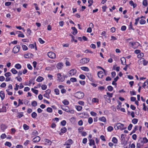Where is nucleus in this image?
<instances>
[{
  "label": "nucleus",
  "instance_id": "1",
  "mask_svg": "<svg viewBox=\"0 0 148 148\" xmlns=\"http://www.w3.org/2000/svg\"><path fill=\"white\" fill-rule=\"evenodd\" d=\"M124 126L123 124H121L120 123H119L115 124L114 126V129L116 130H117L119 129H121V130H123L124 129H126V127L123 128Z\"/></svg>",
  "mask_w": 148,
  "mask_h": 148
},
{
  "label": "nucleus",
  "instance_id": "2",
  "mask_svg": "<svg viewBox=\"0 0 148 148\" xmlns=\"http://www.w3.org/2000/svg\"><path fill=\"white\" fill-rule=\"evenodd\" d=\"M75 97L79 99L83 98L84 96V94L81 92H77L75 94Z\"/></svg>",
  "mask_w": 148,
  "mask_h": 148
},
{
  "label": "nucleus",
  "instance_id": "3",
  "mask_svg": "<svg viewBox=\"0 0 148 148\" xmlns=\"http://www.w3.org/2000/svg\"><path fill=\"white\" fill-rule=\"evenodd\" d=\"M20 47L19 45H17L15 46L13 48L12 52L14 53H18L19 51Z\"/></svg>",
  "mask_w": 148,
  "mask_h": 148
},
{
  "label": "nucleus",
  "instance_id": "4",
  "mask_svg": "<svg viewBox=\"0 0 148 148\" xmlns=\"http://www.w3.org/2000/svg\"><path fill=\"white\" fill-rule=\"evenodd\" d=\"M90 60L88 58H84L82 59L80 61V63L84 64L88 63Z\"/></svg>",
  "mask_w": 148,
  "mask_h": 148
},
{
  "label": "nucleus",
  "instance_id": "5",
  "mask_svg": "<svg viewBox=\"0 0 148 148\" xmlns=\"http://www.w3.org/2000/svg\"><path fill=\"white\" fill-rule=\"evenodd\" d=\"M58 80H59L60 82H63L65 79L64 77V76H62L61 74L59 73L57 74Z\"/></svg>",
  "mask_w": 148,
  "mask_h": 148
},
{
  "label": "nucleus",
  "instance_id": "6",
  "mask_svg": "<svg viewBox=\"0 0 148 148\" xmlns=\"http://www.w3.org/2000/svg\"><path fill=\"white\" fill-rule=\"evenodd\" d=\"M47 55L48 57L54 59L56 57L55 53L52 52H48Z\"/></svg>",
  "mask_w": 148,
  "mask_h": 148
},
{
  "label": "nucleus",
  "instance_id": "7",
  "mask_svg": "<svg viewBox=\"0 0 148 148\" xmlns=\"http://www.w3.org/2000/svg\"><path fill=\"white\" fill-rule=\"evenodd\" d=\"M141 60H142V61L143 62V65L144 66H146L147 65V64L148 63V61L146 60L143 58H142ZM141 59H140L138 61V62L139 64H140V62H141Z\"/></svg>",
  "mask_w": 148,
  "mask_h": 148
},
{
  "label": "nucleus",
  "instance_id": "8",
  "mask_svg": "<svg viewBox=\"0 0 148 148\" xmlns=\"http://www.w3.org/2000/svg\"><path fill=\"white\" fill-rule=\"evenodd\" d=\"M77 71L75 69H72L69 72L70 76H72L74 75L76 73Z\"/></svg>",
  "mask_w": 148,
  "mask_h": 148
},
{
  "label": "nucleus",
  "instance_id": "9",
  "mask_svg": "<svg viewBox=\"0 0 148 148\" xmlns=\"http://www.w3.org/2000/svg\"><path fill=\"white\" fill-rule=\"evenodd\" d=\"M60 107L62 110L65 111L66 112H67L68 111H69V107L67 106L61 105Z\"/></svg>",
  "mask_w": 148,
  "mask_h": 148
},
{
  "label": "nucleus",
  "instance_id": "10",
  "mask_svg": "<svg viewBox=\"0 0 148 148\" xmlns=\"http://www.w3.org/2000/svg\"><path fill=\"white\" fill-rule=\"evenodd\" d=\"M40 140V137L39 136H37L33 139V141L34 143H37L39 142Z\"/></svg>",
  "mask_w": 148,
  "mask_h": 148
},
{
  "label": "nucleus",
  "instance_id": "11",
  "mask_svg": "<svg viewBox=\"0 0 148 148\" xmlns=\"http://www.w3.org/2000/svg\"><path fill=\"white\" fill-rule=\"evenodd\" d=\"M5 94L3 91H1L0 92V97H1L2 100H3L5 98Z\"/></svg>",
  "mask_w": 148,
  "mask_h": 148
},
{
  "label": "nucleus",
  "instance_id": "12",
  "mask_svg": "<svg viewBox=\"0 0 148 148\" xmlns=\"http://www.w3.org/2000/svg\"><path fill=\"white\" fill-rule=\"evenodd\" d=\"M31 56H33V55L32 53H28L27 54H25L24 56L25 58H28L29 57H31Z\"/></svg>",
  "mask_w": 148,
  "mask_h": 148
},
{
  "label": "nucleus",
  "instance_id": "13",
  "mask_svg": "<svg viewBox=\"0 0 148 148\" xmlns=\"http://www.w3.org/2000/svg\"><path fill=\"white\" fill-rule=\"evenodd\" d=\"M134 47L133 48L135 49L137 48L140 44L137 42H134Z\"/></svg>",
  "mask_w": 148,
  "mask_h": 148
},
{
  "label": "nucleus",
  "instance_id": "14",
  "mask_svg": "<svg viewBox=\"0 0 148 148\" xmlns=\"http://www.w3.org/2000/svg\"><path fill=\"white\" fill-rule=\"evenodd\" d=\"M139 141H140L141 143H146L148 142V140L146 137H144L143 138L142 140H139Z\"/></svg>",
  "mask_w": 148,
  "mask_h": 148
},
{
  "label": "nucleus",
  "instance_id": "15",
  "mask_svg": "<svg viewBox=\"0 0 148 148\" xmlns=\"http://www.w3.org/2000/svg\"><path fill=\"white\" fill-rule=\"evenodd\" d=\"M119 78V77L118 76H117L114 79V80L112 82V84L113 85H114L116 86L117 84L115 83V82L118 80Z\"/></svg>",
  "mask_w": 148,
  "mask_h": 148
},
{
  "label": "nucleus",
  "instance_id": "16",
  "mask_svg": "<svg viewBox=\"0 0 148 148\" xmlns=\"http://www.w3.org/2000/svg\"><path fill=\"white\" fill-rule=\"evenodd\" d=\"M71 29L73 31L72 33V34L74 35H75L77 33V31L75 27H71Z\"/></svg>",
  "mask_w": 148,
  "mask_h": 148
},
{
  "label": "nucleus",
  "instance_id": "17",
  "mask_svg": "<svg viewBox=\"0 0 148 148\" xmlns=\"http://www.w3.org/2000/svg\"><path fill=\"white\" fill-rule=\"evenodd\" d=\"M73 143V141L72 139H70L67 140L66 143L64 144V145H70L71 144H72Z\"/></svg>",
  "mask_w": 148,
  "mask_h": 148
},
{
  "label": "nucleus",
  "instance_id": "18",
  "mask_svg": "<svg viewBox=\"0 0 148 148\" xmlns=\"http://www.w3.org/2000/svg\"><path fill=\"white\" fill-rule=\"evenodd\" d=\"M61 132L59 133L60 135H61V133L64 134L67 131V129L65 127H64L61 129Z\"/></svg>",
  "mask_w": 148,
  "mask_h": 148
},
{
  "label": "nucleus",
  "instance_id": "19",
  "mask_svg": "<svg viewBox=\"0 0 148 148\" xmlns=\"http://www.w3.org/2000/svg\"><path fill=\"white\" fill-rule=\"evenodd\" d=\"M97 75L99 77L102 78L103 76V72L102 71L98 72L97 73Z\"/></svg>",
  "mask_w": 148,
  "mask_h": 148
},
{
  "label": "nucleus",
  "instance_id": "20",
  "mask_svg": "<svg viewBox=\"0 0 148 148\" xmlns=\"http://www.w3.org/2000/svg\"><path fill=\"white\" fill-rule=\"evenodd\" d=\"M104 98L108 103H110V102L111 100L110 98L107 95H104Z\"/></svg>",
  "mask_w": 148,
  "mask_h": 148
},
{
  "label": "nucleus",
  "instance_id": "21",
  "mask_svg": "<svg viewBox=\"0 0 148 148\" xmlns=\"http://www.w3.org/2000/svg\"><path fill=\"white\" fill-rule=\"evenodd\" d=\"M129 4L131 6H132L134 8H135L137 6V4L134 3L133 1H131L129 2Z\"/></svg>",
  "mask_w": 148,
  "mask_h": 148
},
{
  "label": "nucleus",
  "instance_id": "22",
  "mask_svg": "<svg viewBox=\"0 0 148 148\" xmlns=\"http://www.w3.org/2000/svg\"><path fill=\"white\" fill-rule=\"evenodd\" d=\"M89 145L90 146L92 145H95V143L94 140L92 139H89Z\"/></svg>",
  "mask_w": 148,
  "mask_h": 148
},
{
  "label": "nucleus",
  "instance_id": "23",
  "mask_svg": "<svg viewBox=\"0 0 148 148\" xmlns=\"http://www.w3.org/2000/svg\"><path fill=\"white\" fill-rule=\"evenodd\" d=\"M99 120L100 121L103 122H106V119L104 116H103V117L99 118Z\"/></svg>",
  "mask_w": 148,
  "mask_h": 148
},
{
  "label": "nucleus",
  "instance_id": "24",
  "mask_svg": "<svg viewBox=\"0 0 148 148\" xmlns=\"http://www.w3.org/2000/svg\"><path fill=\"white\" fill-rule=\"evenodd\" d=\"M63 66V64L62 63H58L56 66L57 68L58 69H61Z\"/></svg>",
  "mask_w": 148,
  "mask_h": 148
},
{
  "label": "nucleus",
  "instance_id": "25",
  "mask_svg": "<svg viewBox=\"0 0 148 148\" xmlns=\"http://www.w3.org/2000/svg\"><path fill=\"white\" fill-rule=\"evenodd\" d=\"M121 60L122 64L123 65H125V63L126 62L125 59L124 57H122L121 58Z\"/></svg>",
  "mask_w": 148,
  "mask_h": 148
},
{
  "label": "nucleus",
  "instance_id": "26",
  "mask_svg": "<svg viewBox=\"0 0 148 148\" xmlns=\"http://www.w3.org/2000/svg\"><path fill=\"white\" fill-rule=\"evenodd\" d=\"M81 69L83 71H89V69L87 67H84V66L82 67L81 68Z\"/></svg>",
  "mask_w": 148,
  "mask_h": 148
},
{
  "label": "nucleus",
  "instance_id": "27",
  "mask_svg": "<svg viewBox=\"0 0 148 148\" xmlns=\"http://www.w3.org/2000/svg\"><path fill=\"white\" fill-rule=\"evenodd\" d=\"M44 79L43 78L40 76L38 77L36 80V81L38 82H41Z\"/></svg>",
  "mask_w": 148,
  "mask_h": 148
},
{
  "label": "nucleus",
  "instance_id": "28",
  "mask_svg": "<svg viewBox=\"0 0 148 148\" xmlns=\"http://www.w3.org/2000/svg\"><path fill=\"white\" fill-rule=\"evenodd\" d=\"M14 67L16 69H20L21 68V65L19 64H15Z\"/></svg>",
  "mask_w": 148,
  "mask_h": 148
},
{
  "label": "nucleus",
  "instance_id": "29",
  "mask_svg": "<svg viewBox=\"0 0 148 148\" xmlns=\"http://www.w3.org/2000/svg\"><path fill=\"white\" fill-rule=\"evenodd\" d=\"M75 108L78 111H81L82 109V107L79 106H76Z\"/></svg>",
  "mask_w": 148,
  "mask_h": 148
},
{
  "label": "nucleus",
  "instance_id": "30",
  "mask_svg": "<svg viewBox=\"0 0 148 148\" xmlns=\"http://www.w3.org/2000/svg\"><path fill=\"white\" fill-rule=\"evenodd\" d=\"M6 111V107L5 106H3L2 107V109L0 110V112H5Z\"/></svg>",
  "mask_w": 148,
  "mask_h": 148
},
{
  "label": "nucleus",
  "instance_id": "31",
  "mask_svg": "<svg viewBox=\"0 0 148 148\" xmlns=\"http://www.w3.org/2000/svg\"><path fill=\"white\" fill-rule=\"evenodd\" d=\"M11 72L14 74H16L17 73V71L14 68H12L11 70Z\"/></svg>",
  "mask_w": 148,
  "mask_h": 148
},
{
  "label": "nucleus",
  "instance_id": "32",
  "mask_svg": "<svg viewBox=\"0 0 148 148\" xmlns=\"http://www.w3.org/2000/svg\"><path fill=\"white\" fill-rule=\"evenodd\" d=\"M31 116L33 118H35L37 116V114L35 112H34L32 114Z\"/></svg>",
  "mask_w": 148,
  "mask_h": 148
},
{
  "label": "nucleus",
  "instance_id": "33",
  "mask_svg": "<svg viewBox=\"0 0 148 148\" xmlns=\"http://www.w3.org/2000/svg\"><path fill=\"white\" fill-rule=\"evenodd\" d=\"M62 103L65 105H68L69 104V101L66 99L62 101Z\"/></svg>",
  "mask_w": 148,
  "mask_h": 148
},
{
  "label": "nucleus",
  "instance_id": "34",
  "mask_svg": "<svg viewBox=\"0 0 148 148\" xmlns=\"http://www.w3.org/2000/svg\"><path fill=\"white\" fill-rule=\"evenodd\" d=\"M138 121V119H133L132 120V122L134 124H136L137 123Z\"/></svg>",
  "mask_w": 148,
  "mask_h": 148
},
{
  "label": "nucleus",
  "instance_id": "35",
  "mask_svg": "<svg viewBox=\"0 0 148 148\" xmlns=\"http://www.w3.org/2000/svg\"><path fill=\"white\" fill-rule=\"evenodd\" d=\"M23 127L25 130H27L29 128V126L25 124L23 125Z\"/></svg>",
  "mask_w": 148,
  "mask_h": 148
},
{
  "label": "nucleus",
  "instance_id": "36",
  "mask_svg": "<svg viewBox=\"0 0 148 148\" xmlns=\"http://www.w3.org/2000/svg\"><path fill=\"white\" fill-rule=\"evenodd\" d=\"M32 104L33 106L36 107L37 106V103L36 101H34L32 102Z\"/></svg>",
  "mask_w": 148,
  "mask_h": 148
},
{
  "label": "nucleus",
  "instance_id": "37",
  "mask_svg": "<svg viewBox=\"0 0 148 148\" xmlns=\"http://www.w3.org/2000/svg\"><path fill=\"white\" fill-rule=\"evenodd\" d=\"M144 54L143 53H140V54H139L138 56L137 57L138 58H142L144 56Z\"/></svg>",
  "mask_w": 148,
  "mask_h": 148
},
{
  "label": "nucleus",
  "instance_id": "38",
  "mask_svg": "<svg viewBox=\"0 0 148 148\" xmlns=\"http://www.w3.org/2000/svg\"><path fill=\"white\" fill-rule=\"evenodd\" d=\"M4 75L6 77H8L11 75V73L10 72H8L4 74Z\"/></svg>",
  "mask_w": 148,
  "mask_h": 148
},
{
  "label": "nucleus",
  "instance_id": "39",
  "mask_svg": "<svg viewBox=\"0 0 148 148\" xmlns=\"http://www.w3.org/2000/svg\"><path fill=\"white\" fill-rule=\"evenodd\" d=\"M92 101V102L94 103H98L99 101L98 99L95 98H93Z\"/></svg>",
  "mask_w": 148,
  "mask_h": 148
},
{
  "label": "nucleus",
  "instance_id": "40",
  "mask_svg": "<svg viewBox=\"0 0 148 148\" xmlns=\"http://www.w3.org/2000/svg\"><path fill=\"white\" fill-rule=\"evenodd\" d=\"M93 2V1L92 0H88V3L89 4L88 5V6L90 7L91 5H92Z\"/></svg>",
  "mask_w": 148,
  "mask_h": 148
},
{
  "label": "nucleus",
  "instance_id": "41",
  "mask_svg": "<svg viewBox=\"0 0 148 148\" xmlns=\"http://www.w3.org/2000/svg\"><path fill=\"white\" fill-rule=\"evenodd\" d=\"M112 142L115 143H116L117 142V140L115 137H114L112 138Z\"/></svg>",
  "mask_w": 148,
  "mask_h": 148
},
{
  "label": "nucleus",
  "instance_id": "42",
  "mask_svg": "<svg viewBox=\"0 0 148 148\" xmlns=\"http://www.w3.org/2000/svg\"><path fill=\"white\" fill-rule=\"evenodd\" d=\"M138 128V126H137V125L135 126L134 127V129L132 131V133H134L136 131V130H137Z\"/></svg>",
  "mask_w": 148,
  "mask_h": 148
},
{
  "label": "nucleus",
  "instance_id": "43",
  "mask_svg": "<svg viewBox=\"0 0 148 148\" xmlns=\"http://www.w3.org/2000/svg\"><path fill=\"white\" fill-rule=\"evenodd\" d=\"M22 48L23 51H26L28 49L27 47L25 45H22Z\"/></svg>",
  "mask_w": 148,
  "mask_h": 148
},
{
  "label": "nucleus",
  "instance_id": "44",
  "mask_svg": "<svg viewBox=\"0 0 148 148\" xmlns=\"http://www.w3.org/2000/svg\"><path fill=\"white\" fill-rule=\"evenodd\" d=\"M107 130L109 132H111L113 130V128L112 127L109 126L108 127Z\"/></svg>",
  "mask_w": 148,
  "mask_h": 148
},
{
  "label": "nucleus",
  "instance_id": "45",
  "mask_svg": "<svg viewBox=\"0 0 148 148\" xmlns=\"http://www.w3.org/2000/svg\"><path fill=\"white\" fill-rule=\"evenodd\" d=\"M107 89L110 91H112L113 90V88L111 86H108Z\"/></svg>",
  "mask_w": 148,
  "mask_h": 148
},
{
  "label": "nucleus",
  "instance_id": "46",
  "mask_svg": "<svg viewBox=\"0 0 148 148\" xmlns=\"http://www.w3.org/2000/svg\"><path fill=\"white\" fill-rule=\"evenodd\" d=\"M35 93L36 95H37L38 93V90H35L33 88L31 89Z\"/></svg>",
  "mask_w": 148,
  "mask_h": 148
},
{
  "label": "nucleus",
  "instance_id": "47",
  "mask_svg": "<svg viewBox=\"0 0 148 148\" xmlns=\"http://www.w3.org/2000/svg\"><path fill=\"white\" fill-rule=\"evenodd\" d=\"M145 23V21L143 19H141L140 21V23L141 24H144Z\"/></svg>",
  "mask_w": 148,
  "mask_h": 148
},
{
  "label": "nucleus",
  "instance_id": "48",
  "mask_svg": "<svg viewBox=\"0 0 148 148\" xmlns=\"http://www.w3.org/2000/svg\"><path fill=\"white\" fill-rule=\"evenodd\" d=\"M54 92L56 95H59V90L58 88H56L54 90Z\"/></svg>",
  "mask_w": 148,
  "mask_h": 148
},
{
  "label": "nucleus",
  "instance_id": "49",
  "mask_svg": "<svg viewBox=\"0 0 148 148\" xmlns=\"http://www.w3.org/2000/svg\"><path fill=\"white\" fill-rule=\"evenodd\" d=\"M18 105L16 107H17L18 106H20L21 104H23V100H21L20 99H19L18 100Z\"/></svg>",
  "mask_w": 148,
  "mask_h": 148
},
{
  "label": "nucleus",
  "instance_id": "50",
  "mask_svg": "<svg viewBox=\"0 0 148 148\" xmlns=\"http://www.w3.org/2000/svg\"><path fill=\"white\" fill-rule=\"evenodd\" d=\"M70 80L71 81L73 82H76L77 81V79L75 78L72 77L71 78Z\"/></svg>",
  "mask_w": 148,
  "mask_h": 148
},
{
  "label": "nucleus",
  "instance_id": "51",
  "mask_svg": "<svg viewBox=\"0 0 148 148\" xmlns=\"http://www.w3.org/2000/svg\"><path fill=\"white\" fill-rule=\"evenodd\" d=\"M93 121V119L92 118L90 117L88 119V123L89 124H91Z\"/></svg>",
  "mask_w": 148,
  "mask_h": 148
},
{
  "label": "nucleus",
  "instance_id": "52",
  "mask_svg": "<svg viewBox=\"0 0 148 148\" xmlns=\"http://www.w3.org/2000/svg\"><path fill=\"white\" fill-rule=\"evenodd\" d=\"M147 84H148V79H147L146 82L144 83L143 84L142 86V87L145 88V86H146V85Z\"/></svg>",
  "mask_w": 148,
  "mask_h": 148
},
{
  "label": "nucleus",
  "instance_id": "53",
  "mask_svg": "<svg viewBox=\"0 0 148 148\" xmlns=\"http://www.w3.org/2000/svg\"><path fill=\"white\" fill-rule=\"evenodd\" d=\"M5 145L9 147H10L11 146L12 144L10 143L9 142H6L5 143Z\"/></svg>",
  "mask_w": 148,
  "mask_h": 148
},
{
  "label": "nucleus",
  "instance_id": "54",
  "mask_svg": "<svg viewBox=\"0 0 148 148\" xmlns=\"http://www.w3.org/2000/svg\"><path fill=\"white\" fill-rule=\"evenodd\" d=\"M143 5L145 6H146L147 5V0H144L143 2Z\"/></svg>",
  "mask_w": 148,
  "mask_h": 148
},
{
  "label": "nucleus",
  "instance_id": "55",
  "mask_svg": "<svg viewBox=\"0 0 148 148\" xmlns=\"http://www.w3.org/2000/svg\"><path fill=\"white\" fill-rule=\"evenodd\" d=\"M79 77L82 79H85L86 77L83 74H81L79 76Z\"/></svg>",
  "mask_w": 148,
  "mask_h": 148
},
{
  "label": "nucleus",
  "instance_id": "56",
  "mask_svg": "<svg viewBox=\"0 0 148 148\" xmlns=\"http://www.w3.org/2000/svg\"><path fill=\"white\" fill-rule=\"evenodd\" d=\"M45 142L47 143L49 145H50L51 144V142L49 140L47 139L45 140Z\"/></svg>",
  "mask_w": 148,
  "mask_h": 148
},
{
  "label": "nucleus",
  "instance_id": "57",
  "mask_svg": "<svg viewBox=\"0 0 148 148\" xmlns=\"http://www.w3.org/2000/svg\"><path fill=\"white\" fill-rule=\"evenodd\" d=\"M47 112L51 113L52 112V109L51 108L48 107L47 109Z\"/></svg>",
  "mask_w": 148,
  "mask_h": 148
},
{
  "label": "nucleus",
  "instance_id": "58",
  "mask_svg": "<svg viewBox=\"0 0 148 148\" xmlns=\"http://www.w3.org/2000/svg\"><path fill=\"white\" fill-rule=\"evenodd\" d=\"M66 123V122L65 120H63L61 122V125L63 126H65Z\"/></svg>",
  "mask_w": 148,
  "mask_h": 148
},
{
  "label": "nucleus",
  "instance_id": "59",
  "mask_svg": "<svg viewBox=\"0 0 148 148\" xmlns=\"http://www.w3.org/2000/svg\"><path fill=\"white\" fill-rule=\"evenodd\" d=\"M107 94L110 98V97H112L113 96V93H110L109 92H107Z\"/></svg>",
  "mask_w": 148,
  "mask_h": 148
},
{
  "label": "nucleus",
  "instance_id": "60",
  "mask_svg": "<svg viewBox=\"0 0 148 148\" xmlns=\"http://www.w3.org/2000/svg\"><path fill=\"white\" fill-rule=\"evenodd\" d=\"M47 86L45 85H42L41 86V88L42 90H45L47 89Z\"/></svg>",
  "mask_w": 148,
  "mask_h": 148
},
{
  "label": "nucleus",
  "instance_id": "61",
  "mask_svg": "<svg viewBox=\"0 0 148 148\" xmlns=\"http://www.w3.org/2000/svg\"><path fill=\"white\" fill-rule=\"evenodd\" d=\"M130 93L131 96L133 95H136V92L134 91H130Z\"/></svg>",
  "mask_w": 148,
  "mask_h": 148
},
{
  "label": "nucleus",
  "instance_id": "62",
  "mask_svg": "<svg viewBox=\"0 0 148 148\" xmlns=\"http://www.w3.org/2000/svg\"><path fill=\"white\" fill-rule=\"evenodd\" d=\"M38 41L39 42L42 44H44L45 43V41L43 40L41 38H40L38 39Z\"/></svg>",
  "mask_w": 148,
  "mask_h": 148
},
{
  "label": "nucleus",
  "instance_id": "63",
  "mask_svg": "<svg viewBox=\"0 0 148 148\" xmlns=\"http://www.w3.org/2000/svg\"><path fill=\"white\" fill-rule=\"evenodd\" d=\"M126 29V27L125 25H123L121 27V30L122 31H124Z\"/></svg>",
  "mask_w": 148,
  "mask_h": 148
},
{
  "label": "nucleus",
  "instance_id": "64",
  "mask_svg": "<svg viewBox=\"0 0 148 148\" xmlns=\"http://www.w3.org/2000/svg\"><path fill=\"white\" fill-rule=\"evenodd\" d=\"M9 89H7L6 90V91L7 92L8 94L9 95H12V92L9 91Z\"/></svg>",
  "mask_w": 148,
  "mask_h": 148
}]
</instances>
